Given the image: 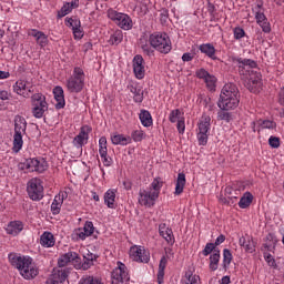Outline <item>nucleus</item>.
Segmentation results:
<instances>
[{"mask_svg": "<svg viewBox=\"0 0 284 284\" xmlns=\"http://www.w3.org/2000/svg\"><path fill=\"white\" fill-rule=\"evenodd\" d=\"M163 187V180L155 178L148 189H141L138 194V203L142 207H154L156 201L161 195V189Z\"/></svg>", "mask_w": 284, "mask_h": 284, "instance_id": "f257e3e1", "label": "nucleus"}, {"mask_svg": "<svg viewBox=\"0 0 284 284\" xmlns=\"http://www.w3.org/2000/svg\"><path fill=\"white\" fill-rule=\"evenodd\" d=\"M239 103V88L234 83H226L221 90L217 106L220 110H236Z\"/></svg>", "mask_w": 284, "mask_h": 284, "instance_id": "f03ea898", "label": "nucleus"}, {"mask_svg": "<svg viewBox=\"0 0 284 284\" xmlns=\"http://www.w3.org/2000/svg\"><path fill=\"white\" fill-rule=\"evenodd\" d=\"M149 43H151L153 50L161 52V54H170V52H172V40H170L168 33H152L149 37Z\"/></svg>", "mask_w": 284, "mask_h": 284, "instance_id": "7ed1b4c3", "label": "nucleus"}, {"mask_svg": "<svg viewBox=\"0 0 284 284\" xmlns=\"http://www.w3.org/2000/svg\"><path fill=\"white\" fill-rule=\"evenodd\" d=\"M85 85V73L83 69L75 67L73 74L67 81V89L69 92L79 93Z\"/></svg>", "mask_w": 284, "mask_h": 284, "instance_id": "20e7f679", "label": "nucleus"}, {"mask_svg": "<svg viewBox=\"0 0 284 284\" xmlns=\"http://www.w3.org/2000/svg\"><path fill=\"white\" fill-rule=\"evenodd\" d=\"M212 128V118L203 113L197 123V141L199 145H207L210 130Z\"/></svg>", "mask_w": 284, "mask_h": 284, "instance_id": "39448f33", "label": "nucleus"}, {"mask_svg": "<svg viewBox=\"0 0 284 284\" xmlns=\"http://www.w3.org/2000/svg\"><path fill=\"white\" fill-rule=\"evenodd\" d=\"M32 114L36 119H43V114L48 112V102L45 95L42 93H36L31 97Z\"/></svg>", "mask_w": 284, "mask_h": 284, "instance_id": "423d86ee", "label": "nucleus"}, {"mask_svg": "<svg viewBox=\"0 0 284 284\" xmlns=\"http://www.w3.org/2000/svg\"><path fill=\"white\" fill-rule=\"evenodd\" d=\"M27 192L31 201H41L43 199V181L39 178H33L27 183Z\"/></svg>", "mask_w": 284, "mask_h": 284, "instance_id": "0eeeda50", "label": "nucleus"}, {"mask_svg": "<svg viewBox=\"0 0 284 284\" xmlns=\"http://www.w3.org/2000/svg\"><path fill=\"white\" fill-rule=\"evenodd\" d=\"M108 17L122 30H132V18H130V16L126 13H121L114 9H109Z\"/></svg>", "mask_w": 284, "mask_h": 284, "instance_id": "6e6552de", "label": "nucleus"}, {"mask_svg": "<svg viewBox=\"0 0 284 284\" xmlns=\"http://www.w3.org/2000/svg\"><path fill=\"white\" fill-rule=\"evenodd\" d=\"M231 61L239 67V72L243 79H246L254 71L252 69L256 68V61L251 59L232 57Z\"/></svg>", "mask_w": 284, "mask_h": 284, "instance_id": "1a4fd4ad", "label": "nucleus"}, {"mask_svg": "<svg viewBox=\"0 0 284 284\" xmlns=\"http://www.w3.org/2000/svg\"><path fill=\"white\" fill-rule=\"evenodd\" d=\"M130 281L128 266L122 262H118V266L111 273V284H123Z\"/></svg>", "mask_w": 284, "mask_h": 284, "instance_id": "9d476101", "label": "nucleus"}, {"mask_svg": "<svg viewBox=\"0 0 284 284\" xmlns=\"http://www.w3.org/2000/svg\"><path fill=\"white\" fill-rule=\"evenodd\" d=\"M262 9L263 4H256L252 10L253 13L255 14V21L257 26L262 28V31L265 32V34H270L272 32V27Z\"/></svg>", "mask_w": 284, "mask_h": 284, "instance_id": "9b49d317", "label": "nucleus"}, {"mask_svg": "<svg viewBox=\"0 0 284 284\" xmlns=\"http://www.w3.org/2000/svg\"><path fill=\"white\" fill-rule=\"evenodd\" d=\"M129 256L131 261H135V263H150V251L145 250L143 246H131Z\"/></svg>", "mask_w": 284, "mask_h": 284, "instance_id": "f8f14e48", "label": "nucleus"}, {"mask_svg": "<svg viewBox=\"0 0 284 284\" xmlns=\"http://www.w3.org/2000/svg\"><path fill=\"white\" fill-rule=\"evenodd\" d=\"M94 234V223L87 221L83 227L75 229L72 233L73 241H85L89 236Z\"/></svg>", "mask_w": 284, "mask_h": 284, "instance_id": "ddd939ff", "label": "nucleus"}, {"mask_svg": "<svg viewBox=\"0 0 284 284\" xmlns=\"http://www.w3.org/2000/svg\"><path fill=\"white\" fill-rule=\"evenodd\" d=\"M9 261L12 267H16L19 274H21L30 264V262L32 261V257L28 255L9 254Z\"/></svg>", "mask_w": 284, "mask_h": 284, "instance_id": "4468645a", "label": "nucleus"}, {"mask_svg": "<svg viewBox=\"0 0 284 284\" xmlns=\"http://www.w3.org/2000/svg\"><path fill=\"white\" fill-rule=\"evenodd\" d=\"M92 132V126L85 124L80 128L79 134L73 139L72 143L74 148L81 149L83 145H88L90 141V133Z\"/></svg>", "mask_w": 284, "mask_h": 284, "instance_id": "2eb2a0df", "label": "nucleus"}, {"mask_svg": "<svg viewBox=\"0 0 284 284\" xmlns=\"http://www.w3.org/2000/svg\"><path fill=\"white\" fill-rule=\"evenodd\" d=\"M13 92L20 97H28V92H34V85L28 80L20 79L13 84Z\"/></svg>", "mask_w": 284, "mask_h": 284, "instance_id": "dca6fc26", "label": "nucleus"}, {"mask_svg": "<svg viewBox=\"0 0 284 284\" xmlns=\"http://www.w3.org/2000/svg\"><path fill=\"white\" fill-rule=\"evenodd\" d=\"M26 168L29 172H39V174H43V172L48 170V162L44 159H28L26 161Z\"/></svg>", "mask_w": 284, "mask_h": 284, "instance_id": "f3484780", "label": "nucleus"}, {"mask_svg": "<svg viewBox=\"0 0 284 284\" xmlns=\"http://www.w3.org/2000/svg\"><path fill=\"white\" fill-rule=\"evenodd\" d=\"M197 79H203L207 90L211 92L216 88V77L210 74L205 69H197L195 72Z\"/></svg>", "mask_w": 284, "mask_h": 284, "instance_id": "a211bd4d", "label": "nucleus"}, {"mask_svg": "<svg viewBox=\"0 0 284 284\" xmlns=\"http://www.w3.org/2000/svg\"><path fill=\"white\" fill-rule=\"evenodd\" d=\"M68 278V271L65 268H53L51 275L48 277L45 284H61L65 283Z\"/></svg>", "mask_w": 284, "mask_h": 284, "instance_id": "6ab92c4d", "label": "nucleus"}, {"mask_svg": "<svg viewBox=\"0 0 284 284\" xmlns=\"http://www.w3.org/2000/svg\"><path fill=\"white\" fill-rule=\"evenodd\" d=\"M133 73L139 80L145 78V60L140 54L133 58Z\"/></svg>", "mask_w": 284, "mask_h": 284, "instance_id": "aec40b11", "label": "nucleus"}, {"mask_svg": "<svg viewBox=\"0 0 284 284\" xmlns=\"http://www.w3.org/2000/svg\"><path fill=\"white\" fill-rule=\"evenodd\" d=\"M253 132H262V130H276V122L272 120L260 119L255 122H252Z\"/></svg>", "mask_w": 284, "mask_h": 284, "instance_id": "412c9836", "label": "nucleus"}, {"mask_svg": "<svg viewBox=\"0 0 284 284\" xmlns=\"http://www.w3.org/2000/svg\"><path fill=\"white\" fill-rule=\"evenodd\" d=\"M159 234L162 236V239H164V241H166V243H169V245H174V232L172 229H170V226H168V224L161 223L159 225Z\"/></svg>", "mask_w": 284, "mask_h": 284, "instance_id": "4be33fe9", "label": "nucleus"}, {"mask_svg": "<svg viewBox=\"0 0 284 284\" xmlns=\"http://www.w3.org/2000/svg\"><path fill=\"white\" fill-rule=\"evenodd\" d=\"M22 278L26 281H32V278H37L39 276V267L34 263V260L30 262V264L20 273Z\"/></svg>", "mask_w": 284, "mask_h": 284, "instance_id": "5701e85b", "label": "nucleus"}, {"mask_svg": "<svg viewBox=\"0 0 284 284\" xmlns=\"http://www.w3.org/2000/svg\"><path fill=\"white\" fill-rule=\"evenodd\" d=\"M72 261L79 263L81 261V257H79V254L77 252L70 251L59 257L58 265L59 267H65V265H68V263H72Z\"/></svg>", "mask_w": 284, "mask_h": 284, "instance_id": "b1692460", "label": "nucleus"}, {"mask_svg": "<svg viewBox=\"0 0 284 284\" xmlns=\"http://www.w3.org/2000/svg\"><path fill=\"white\" fill-rule=\"evenodd\" d=\"M28 36L36 38V41L40 48H45V45L49 43L48 36L37 29H30L28 31Z\"/></svg>", "mask_w": 284, "mask_h": 284, "instance_id": "393cba45", "label": "nucleus"}, {"mask_svg": "<svg viewBox=\"0 0 284 284\" xmlns=\"http://www.w3.org/2000/svg\"><path fill=\"white\" fill-rule=\"evenodd\" d=\"M239 244L241 245V247H244L245 252H247L248 254H253V252H256V244L250 235L240 237Z\"/></svg>", "mask_w": 284, "mask_h": 284, "instance_id": "a878e982", "label": "nucleus"}, {"mask_svg": "<svg viewBox=\"0 0 284 284\" xmlns=\"http://www.w3.org/2000/svg\"><path fill=\"white\" fill-rule=\"evenodd\" d=\"M53 97L57 101L55 110H63V108H65V95L63 94V88L55 87L53 89Z\"/></svg>", "mask_w": 284, "mask_h": 284, "instance_id": "bb28decb", "label": "nucleus"}, {"mask_svg": "<svg viewBox=\"0 0 284 284\" xmlns=\"http://www.w3.org/2000/svg\"><path fill=\"white\" fill-rule=\"evenodd\" d=\"M116 190L115 189H109L104 193V205L109 207V210H115L116 209Z\"/></svg>", "mask_w": 284, "mask_h": 284, "instance_id": "cd10ccee", "label": "nucleus"}, {"mask_svg": "<svg viewBox=\"0 0 284 284\" xmlns=\"http://www.w3.org/2000/svg\"><path fill=\"white\" fill-rule=\"evenodd\" d=\"M26 130H28V122L26 118L21 115L14 116V134H26Z\"/></svg>", "mask_w": 284, "mask_h": 284, "instance_id": "c85d7f7f", "label": "nucleus"}, {"mask_svg": "<svg viewBox=\"0 0 284 284\" xmlns=\"http://www.w3.org/2000/svg\"><path fill=\"white\" fill-rule=\"evenodd\" d=\"M199 50L200 52H202V54H205L206 57H209V59L216 61V48H214V44L212 43L201 44Z\"/></svg>", "mask_w": 284, "mask_h": 284, "instance_id": "c756f323", "label": "nucleus"}, {"mask_svg": "<svg viewBox=\"0 0 284 284\" xmlns=\"http://www.w3.org/2000/svg\"><path fill=\"white\" fill-rule=\"evenodd\" d=\"M74 8H79V0H73L72 2H67L63 4V7L58 11L59 19H62V17H65L74 10Z\"/></svg>", "mask_w": 284, "mask_h": 284, "instance_id": "7c9ffc66", "label": "nucleus"}, {"mask_svg": "<svg viewBox=\"0 0 284 284\" xmlns=\"http://www.w3.org/2000/svg\"><path fill=\"white\" fill-rule=\"evenodd\" d=\"M20 232H23V222L13 221V222H10L8 224L7 234H11L12 236H17V234H20Z\"/></svg>", "mask_w": 284, "mask_h": 284, "instance_id": "2f4dec72", "label": "nucleus"}, {"mask_svg": "<svg viewBox=\"0 0 284 284\" xmlns=\"http://www.w3.org/2000/svg\"><path fill=\"white\" fill-rule=\"evenodd\" d=\"M54 235L48 231L41 234L40 236V244L42 247H54Z\"/></svg>", "mask_w": 284, "mask_h": 284, "instance_id": "473e14b6", "label": "nucleus"}, {"mask_svg": "<svg viewBox=\"0 0 284 284\" xmlns=\"http://www.w3.org/2000/svg\"><path fill=\"white\" fill-rule=\"evenodd\" d=\"M23 149V134L22 133H14L13 134V142H12V152L14 154H19Z\"/></svg>", "mask_w": 284, "mask_h": 284, "instance_id": "72a5a7b5", "label": "nucleus"}, {"mask_svg": "<svg viewBox=\"0 0 284 284\" xmlns=\"http://www.w3.org/2000/svg\"><path fill=\"white\" fill-rule=\"evenodd\" d=\"M128 90L132 92L135 103H143V90L135 84H129Z\"/></svg>", "mask_w": 284, "mask_h": 284, "instance_id": "f704fd0d", "label": "nucleus"}, {"mask_svg": "<svg viewBox=\"0 0 284 284\" xmlns=\"http://www.w3.org/2000/svg\"><path fill=\"white\" fill-rule=\"evenodd\" d=\"M111 142L113 145H130V143H132V138L123 134H114L111 135Z\"/></svg>", "mask_w": 284, "mask_h": 284, "instance_id": "c9c22d12", "label": "nucleus"}, {"mask_svg": "<svg viewBox=\"0 0 284 284\" xmlns=\"http://www.w3.org/2000/svg\"><path fill=\"white\" fill-rule=\"evenodd\" d=\"M63 199H64V195L61 193L54 196V200L51 204V212L53 215H57L61 212V206L63 205Z\"/></svg>", "mask_w": 284, "mask_h": 284, "instance_id": "e433bc0d", "label": "nucleus"}, {"mask_svg": "<svg viewBox=\"0 0 284 284\" xmlns=\"http://www.w3.org/2000/svg\"><path fill=\"white\" fill-rule=\"evenodd\" d=\"M165 267H168V257L162 256L158 270V283L163 284V278H165Z\"/></svg>", "mask_w": 284, "mask_h": 284, "instance_id": "4c0bfd02", "label": "nucleus"}, {"mask_svg": "<svg viewBox=\"0 0 284 284\" xmlns=\"http://www.w3.org/2000/svg\"><path fill=\"white\" fill-rule=\"evenodd\" d=\"M233 109H220L217 112V121H225V123H230L234 121V114L230 112Z\"/></svg>", "mask_w": 284, "mask_h": 284, "instance_id": "58836bf2", "label": "nucleus"}, {"mask_svg": "<svg viewBox=\"0 0 284 284\" xmlns=\"http://www.w3.org/2000/svg\"><path fill=\"white\" fill-rule=\"evenodd\" d=\"M139 119L144 128H151L153 121H152V114L148 110H142L139 114Z\"/></svg>", "mask_w": 284, "mask_h": 284, "instance_id": "ea45409f", "label": "nucleus"}, {"mask_svg": "<svg viewBox=\"0 0 284 284\" xmlns=\"http://www.w3.org/2000/svg\"><path fill=\"white\" fill-rule=\"evenodd\" d=\"M140 48L146 57H154V48L150 42H148V39L142 38L140 39Z\"/></svg>", "mask_w": 284, "mask_h": 284, "instance_id": "a19ab883", "label": "nucleus"}, {"mask_svg": "<svg viewBox=\"0 0 284 284\" xmlns=\"http://www.w3.org/2000/svg\"><path fill=\"white\" fill-rule=\"evenodd\" d=\"M123 41V31L115 30L110 34L108 40L109 45H119Z\"/></svg>", "mask_w": 284, "mask_h": 284, "instance_id": "79ce46f5", "label": "nucleus"}, {"mask_svg": "<svg viewBox=\"0 0 284 284\" xmlns=\"http://www.w3.org/2000/svg\"><path fill=\"white\" fill-rule=\"evenodd\" d=\"M185 174L184 173H179L178 174V180L175 184V194L176 196H180V194H183V190H185Z\"/></svg>", "mask_w": 284, "mask_h": 284, "instance_id": "37998d69", "label": "nucleus"}, {"mask_svg": "<svg viewBox=\"0 0 284 284\" xmlns=\"http://www.w3.org/2000/svg\"><path fill=\"white\" fill-rule=\"evenodd\" d=\"M220 261H221V252L214 251V253L211 254V256H210L209 267H210L211 272H216V270H219Z\"/></svg>", "mask_w": 284, "mask_h": 284, "instance_id": "c03bdc74", "label": "nucleus"}, {"mask_svg": "<svg viewBox=\"0 0 284 284\" xmlns=\"http://www.w3.org/2000/svg\"><path fill=\"white\" fill-rule=\"evenodd\" d=\"M252 201H254V195H252V193L250 192H246L240 199L239 207H241V210H245L246 207H250V205H252Z\"/></svg>", "mask_w": 284, "mask_h": 284, "instance_id": "a18cd8bd", "label": "nucleus"}, {"mask_svg": "<svg viewBox=\"0 0 284 284\" xmlns=\"http://www.w3.org/2000/svg\"><path fill=\"white\" fill-rule=\"evenodd\" d=\"M248 83H252V85H255V88H261V74L255 71H251L250 75L245 78Z\"/></svg>", "mask_w": 284, "mask_h": 284, "instance_id": "49530a36", "label": "nucleus"}, {"mask_svg": "<svg viewBox=\"0 0 284 284\" xmlns=\"http://www.w3.org/2000/svg\"><path fill=\"white\" fill-rule=\"evenodd\" d=\"M95 258H97V255H94L92 253L84 255V262L82 263L81 267L83 270H90V267H92V265H94Z\"/></svg>", "mask_w": 284, "mask_h": 284, "instance_id": "de8ad7c7", "label": "nucleus"}, {"mask_svg": "<svg viewBox=\"0 0 284 284\" xmlns=\"http://www.w3.org/2000/svg\"><path fill=\"white\" fill-rule=\"evenodd\" d=\"M65 26L74 30L77 28H81V20L77 18H65Z\"/></svg>", "mask_w": 284, "mask_h": 284, "instance_id": "09e8293b", "label": "nucleus"}, {"mask_svg": "<svg viewBox=\"0 0 284 284\" xmlns=\"http://www.w3.org/2000/svg\"><path fill=\"white\" fill-rule=\"evenodd\" d=\"M230 263H232V252L230 250L224 248L223 251V267L227 270L230 267Z\"/></svg>", "mask_w": 284, "mask_h": 284, "instance_id": "8fccbe9b", "label": "nucleus"}, {"mask_svg": "<svg viewBox=\"0 0 284 284\" xmlns=\"http://www.w3.org/2000/svg\"><path fill=\"white\" fill-rule=\"evenodd\" d=\"M181 119H183V116H181V110L180 109H175L172 110L170 115H169V121L171 123H178L179 121H181Z\"/></svg>", "mask_w": 284, "mask_h": 284, "instance_id": "3c124183", "label": "nucleus"}, {"mask_svg": "<svg viewBox=\"0 0 284 284\" xmlns=\"http://www.w3.org/2000/svg\"><path fill=\"white\" fill-rule=\"evenodd\" d=\"M79 284H103V282H101V278L99 277L87 276V277H82Z\"/></svg>", "mask_w": 284, "mask_h": 284, "instance_id": "603ef678", "label": "nucleus"}, {"mask_svg": "<svg viewBox=\"0 0 284 284\" xmlns=\"http://www.w3.org/2000/svg\"><path fill=\"white\" fill-rule=\"evenodd\" d=\"M131 139H133L135 143H140V141L145 139V132L143 130H135L131 133Z\"/></svg>", "mask_w": 284, "mask_h": 284, "instance_id": "864d4df0", "label": "nucleus"}, {"mask_svg": "<svg viewBox=\"0 0 284 284\" xmlns=\"http://www.w3.org/2000/svg\"><path fill=\"white\" fill-rule=\"evenodd\" d=\"M99 154H100V158L102 160L104 168H110L112 165V163H114L112 158L110 155H108V151L99 153Z\"/></svg>", "mask_w": 284, "mask_h": 284, "instance_id": "5fc2aeb1", "label": "nucleus"}, {"mask_svg": "<svg viewBox=\"0 0 284 284\" xmlns=\"http://www.w3.org/2000/svg\"><path fill=\"white\" fill-rule=\"evenodd\" d=\"M233 37H234L235 41H241V39H243V37H245V30L241 27H235L233 29Z\"/></svg>", "mask_w": 284, "mask_h": 284, "instance_id": "6e6d98bb", "label": "nucleus"}, {"mask_svg": "<svg viewBox=\"0 0 284 284\" xmlns=\"http://www.w3.org/2000/svg\"><path fill=\"white\" fill-rule=\"evenodd\" d=\"M108 152V138L101 136L99 139V154Z\"/></svg>", "mask_w": 284, "mask_h": 284, "instance_id": "4d7b16f0", "label": "nucleus"}, {"mask_svg": "<svg viewBox=\"0 0 284 284\" xmlns=\"http://www.w3.org/2000/svg\"><path fill=\"white\" fill-rule=\"evenodd\" d=\"M268 145H271L273 149H278L281 148V138L272 135L268 139Z\"/></svg>", "mask_w": 284, "mask_h": 284, "instance_id": "13d9d810", "label": "nucleus"}, {"mask_svg": "<svg viewBox=\"0 0 284 284\" xmlns=\"http://www.w3.org/2000/svg\"><path fill=\"white\" fill-rule=\"evenodd\" d=\"M215 247L216 246L214 243H207L204 250L202 251L203 256H210V253L214 252Z\"/></svg>", "mask_w": 284, "mask_h": 284, "instance_id": "bf43d9fd", "label": "nucleus"}, {"mask_svg": "<svg viewBox=\"0 0 284 284\" xmlns=\"http://www.w3.org/2000/svg\"><path fill=\"white\" fill-rule=\"evenodd\" d=\"M264 260L266 261L267 265H270V267H276V260H274L272 254L265 253Z\"/></svg>", "mask_w": 284, "mask_h": 284, "instance_id": "052dcab7", "label": "nucleus"}, {"mask_svg": "<svg viewBox=\"0 0 284 284\" xmlns=\"http://www.w3.org/2000/svg\"><path fill=\"white\" fill-rule=\"evenodd\" d=\"M186 277H187L186 284H199V281H201L199 275H193V274L186 273Z\"/></svg>", "mask_w": 284, "mask_h": 284, "instance_id": "680f3d73", "label": "nucleus"}, {"mask_svg": "<svg viewBox=\"0 0 284 284\" xmlns=\"http://www.w3.org/2000/svg\"><path fill=\"white\" fill-rule=\"evenodd\" d=\"M169 18H170V11H168V9H162L160 11V21L162 23H166Z\"/></svg>", "mask_w": 284, "mask_h": 284, "instance_id": "e2e57ef3", "label": "nucleus"}, {"mask_svg": "<svg viewBox=\"0 0 284 284\" xmlns=\"http://www.w3.org/2000/svg\"><path fill=\"white\" fill-rule=\"evenodd\" d=\"M72 32L75 40L83 39V29L81 27L73 29Z\"/></svg>", "mask_w": 284, "mask_h": 284, "instance_id": "0e129e2a", "label": "nucleus"}, {"mask_svg": "<svg viewBox=\"0 0 284 284\" xmlns=\"http://www.w3.org/2000/svg\"><path fill=\"white\" fill-rule=\"evenodd\" d=\"M176 128L180 134L185 132V118H181V120L178 121Z\"/></svg>", "mask_w": 284, "mask_h": 284, "instance_id": "69168bd1", "label": "nucleus"}, {"mask_svg": "<svg viewBox=\"0 0 284 284\" xmlns=\"http://www.w3.org/2000/svg\"><path fill=\"white\" fill-rule=\"evenodd\" d=\"M0 100L10 101V93L6 90H0Z\"/></svg>", "mask_w": 284, "mask_h": 284, "instance_id": "338daca9", "label": "nucleus"}, {"mask_svg": "<svg viewBox=\"0 0 284 284\" xmlns=\"http://www.w3.org/2000/svg\"><path fill=\"white\" fill-rule=\"evenodd\" d=\"M278 103L281 105H284V87L281 89V91L278 93Z\"/></svg>", "mask_w": 284, "mask_h": 284, "instance_id": "774afa93", "label": "nucleus"}]
</instances>
